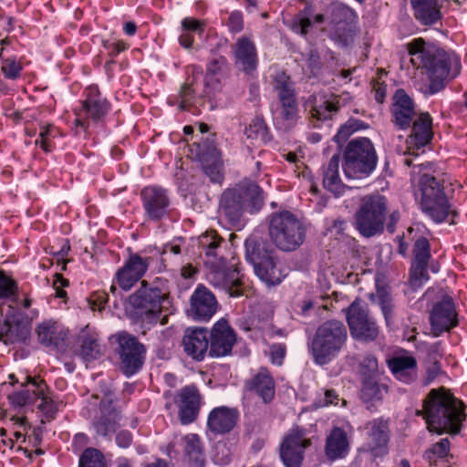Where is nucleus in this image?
Instances as JSON below:
<instances>
[{
    "instance_id": "1",
    "label": "nucleus",
    "mask_w": 467,
    "mask_h": 467,
    "mask_svg": "<svg viewBox=\"0 0 467 467\" xmlns=\"http://www.w3.org/2000/svg\"><path fill=\"white\" fill-rule=\"evenodd\" d=\"M408 51L412 65L426 71L430 79L428 95L443 90L448 81L461 73V60L454 52L446 51L421 37L411 40L408 44Z\"/></svg>"
},
{
    "instance_id": "2",
    "label": "nucleus",
    "mask_w": 467,
    "mask_h": 467,
    "mask_svg": "<svg viewBox=\"0 0 467 467\" xmlns=\"http://www.w3.org/2000/svg\"><path fill=\"white\" fill-rule=\"evenodd\" d=\"M417 415L423 417L430 432L439 435L459 433L466 418L462 401L444 388L431 389Z\"/></svg>"
},
{
    "instance_id": "3",
    "label": "nucleus",
    "mask_w": 467,
    "mask_h": 467,
    "mask_svg": "<svg viewBox=\"0 0 467 467\" xmlns=\"http://www.w3.org/2000/svg\"><path fill=\"white\" fill-rule=\"evenodd\" d=\"M221 242L222 239L214 232L206 233L199 237V245L207 257L206 264L211 265L207 280L214 288L225 292L232 297H239L243 296L245 288L244 275L235 263L224 267L222 256L215 262L214 259L219 256Z\"/></svg>"
},
{
    "instance_id": "4",
    "label": "nucleus",
    "mask_w": 467,
    "mask_h": 467,
    "mask_svg": "<svg viewBox=\"0 0 467 467\" xmlns=\"http://www.w3.org/2000/svg\"><path fill=\"white\" fill-rule=\"evenodd\" d=\"M264 204L263 190L256 183L243 181L224 190L220 197L219 212L232 226L239 224L244 206L259 210Z\"/></svg>"
},
{
    "instance_id": "5",
    "label": "nucleus",
    "mask_w": 467,
    "mask_h": 467,
    "mask_svg": "<svg viewBox=\"0 0 467 467\" xmlns=\"http://www.w3.org/2000/svg\"><path fill=\"white\" fill-rule=\"evenodd\" d=\"M348 338L346 326L338 320L323 322L308 342V351L317 365H326L341 351Z\"/></svg>"
},
{
    "instance_id": "6",
    "label": "nucleus",
    "mask_w": 467,
    "mask_h": 467,
    "mask_svg": "<svg viewBox=\"0 0 467 467\" xmlns=\"http://www.w3.org/2000/svg\"><path fill=\"white\" fill-rule=\"evenodd\" d=\"M268 235L280 251L294 252L304 244L306 229L296 214L281 211L269 216Z\"/></svg>"
},
{
    "instance_id": "7",
    "label": "nucleus",
    "mask_w": 467,
    "mask_h": 467,
    "mask_svg": "<svg viewBox=\"0 0 467 467\" xmlns=\"http://www.w3.org/2000/svg\"><path fill=\"white\" fill-rule=\"evenodd\" d=\"M168 281L156 277L151 283L141 281L140 286L129 296V304L143 321L156 323L161 313L162 303L169 296Z\"/></svg>"
},
{
    "instance_id": "8",
    "label": "nucleus",
    "mask_w": 467,
    "mask_h": 467,
    "mask_svg": "<svg viewBox=\"0 0 467 467\" xmlns=\"http://www.w3.org/2000/svg\"><path fill=\"white\" fill-rule=\"evenodd\" d=\"M378 155L368 138L359 137L348 142L343 151L342 169L348 179L362 180L376 170Z\"/></svg>"
},
{
    "instance_id": "9",
    "label": "nucleus",
    "mask_w": 467,
    "mask_h": 467,
    "mask_svg": "<svg viewBox=\"0 0 467 467\" xmlns=\"http://www.w3.org/2000/svg\"><path fill=\"white\" fill-rule=\"evenodd\" d=\"M421 192L420 208L422 213L433 223H441L448 221L455 223L454 218L458 216L457 211L451 209V205L443 191V188L433 176L424 174L419 182Z\"/></svg>"
},
{
    "instance_id": "10",
    "label": "nucleus",
    "mask_w": 467,
    "mask_h": 467,
    "mask_svg": "<svg viewBox=\"0 0 467 467\" xmlns=\"http://www.w3.org/2000/svg\"><path fill=\"white\" fill-rule=\"evenodd\" d=\"M244 246L246 260L253 265L258 278L267 286L279 285L285 275L278 266L274 251L265 250L261 244L254 238L247 239Z\"/></svg>"
},
{
    "instance_id": "11",
    "label": "nucleus",
    "mask_w": 467,
    "mask_h": 467,
    "mask_svg": "<svg viewBox=\"0 0 467 467\" xmlns=\"http://www.w3.org/2000/svg\"><path fill=\"white\" fill-rule=\"evenodd\" d=\"M387 213V200L379 194L368 195L362 202L355 214L356 229L364 237L381 234Z\"/></svg>"
},
{
    "instance_id": "12",
    "label": "nucleus",
    "mask_w": 467,
    "mask_h": 467,
    "mask_svg": "<svg viewBox=\"0 0 467 467\" xmlns=\"http://www.w3.org/2000/svg\"><path fill=\"white\" fill-rule=\"evenodd\" d=\"M83 96L81 108L76 112L75 123L86 130L89 127L90 122L95 124L103 122L111 109V104L101 95L96 85L87 87Z\"/></svg>"
},
{
    "instance_id": "13",
    "label": "nucleus",
    "mask_w": 467,
    "mask_h": 467,
    "mask_svg": "<svg viewBox=\"0 0 467 467\" xmlns=\"http://www.w3.org/2000/svg\"><path fill=\"white\" fill-rule=\"evenodd\" d=\"M116 341L119 369L126 377H132L141 369L144 364L146 348L136 337L127 332L119 333L116 336Z\"/></svg>"
},
{
    "instance_id": "14",
    "label": "nucleus",
    "mask_w": 467,
    "mask_h": 467,
    "mask_svg": "<svg viewBox=\"0 0 467 467\" xmlns=\"http://www.w3.org/2000/svg\"><path fill=\"white\" fill-rule=\"evenodd\" d=\"M346 318L353 338L368 342L378 337L379 327L360 300H354L346 309Z\"/></svg>"
},
{
    "instance_id": "15",
    "label": "nucleus",
    "mask_w": 467,
    "mask_h": 467,
    "mask_svg": "<svg viewBox=\"0 0 467 467\" xmlns=\"http://www.w3.org/2000/svg\"><path fill=\"white\" fill-rule=\"evenodd\" d=\"M140 200L145 217L151 222H159L170 216L171 198L168 190L150 185L140 192Z\"/></svg>"
},
{
    "instance_id": "16",
    "label": "nucleus",
    "mask_w": 467,
    "mask_h": 467,
    "mask_svg": "<svg viewBox=\"0 0 467 467\" xmlns=\"http://www.w3.org/2000/svg\"><path fill=\"white\" fill-rule=\"evenodd\" d=\"M311 445L306 431L299 426L290 429L280 446V458L285 467H301L305 451Z\"/></svg>"
},
{
    "instance_id": "17",
    "label": "nucleus",
    "mask_w": 467,
    "mask_h": 467,
    "mask_svg": "<svg viewBox=\"0 0 467 467\" xmlns=\"http://www.w3.org/2000/svg\"><path fill=\"white\" fill-rule=\"evenodd\" d=\"M274 89L281 105L280 117L293 125L298 118V103L290 77L284 72L277 73L274 79Z\"/></svg>"
},
{
    "instance_id": "18",
    "label": "nucleus",
    "mask_w": 467,
    "mask_h": 467,
    "mask_svg": "<svg viewBox=\"0 0 467 467\" xmlns=\"http://www.w3.org/2000/svg\"><path fill=\"white\" fill-rule=\"evenodd\" d=\"M120 414L114 406L111 394H107L100 400L99 411L93 418L91 424L98 436L110 440L111 436L119 427Z\"/></svg>"
},
{
    "instance_id": "19",
    "label": "nucleus",
    "mask_w": 467,
    "mask_h": 467,
    "mask_svg": "<svg viewBox=\"0 0 467 467\" xmlns=\"http://www.w3.org/2000/svg\"><path fill=\"white\" fill-rule=\"evenodd\" d=\"M356 18V12L347 5H334L330 13L332 38L345 46L348 45L354 33Z\"/></svg>"
},
{
    "instance_id": "20",
    "label": "nucleus",
    "mask_w": 467,
    "mask_h": 467,
    "mask_svg": "<svg viewBox=\"0 0 467 467\" xmlns=\"http://www.w3.org/2000/svg\"><path fill=\"white\" fill-rule=\"evenodd\" d=\"M235 342L236 334L234 328L226 319H219L209 333V356L223 358L230 355Z\"/></svg>"
},
{
    "instance_id": "21",
    "label": "nucleus",
    "mask_w": 467,
    "mask_h": 467,
    "mask_svg": "<svg viewBox=\"0 0 467 467\" xmlns=\"http://www.w3.org/2000/svg\"><path fill=\"white\" fill-rule=\"evenodd\" d=\"M430 324L436 337L458 326L456 307L451 296H445L434 304L430 313Z\"/></svg>"
},
{
    "instance_id": "22",
    "label": "nucleus",
    "mask_w": 467,
    "mask_h": 467,
    "mask_svg": "<svg viewBox=\"0 0 467 467\" xmlns=\"http://www.w3.org/2000/svg\"><path fill=\"white\" fill-rule=\"evenodd\" d=\"M150 261V257H141L138 254H130L115 275L119 286L124 291L130 290L144 276Z\"/></svg>"
},
{
    "instance_id": "23",
    "label": "nucleus",
    "mask_w": 467,
    "mask_h": 467,
    "mask_svg": "<svg viewBox=\"0 0 467 467\" xmlns=\"http://www.w3.org/2000/svg\"><path fill=\"white\" fill-rule=\"evenodd\" d=\"M30 335V322L21 313L8 317L0 327V341L5 345L25 343L29 339Z\"/></svg>"
},
{
    "instance_id": "24",
    "label": "nucleus",
    "mask_w": 467,
    "mask_h": 467,
    "mask_svg": "<svg viewBox=\"0 0 467 467\" xmlns=\"http://www.w3.org/2000/svg\"><path fill=\"white\" fill-rule=\"evenodd\" d=\"M201 394L193 385L185 386L180 390L175 402L179 409V420L182 425H189L196 420L201 409Z\"/></svg>"
},
{
    "instance_id": "25",
    "label": "nucleus",
    "mask_w": 467,
    "mask_h": 467,
    "mask_svg": "<svg viewBox=\"0 0 467 467\" xmlns=\"http://www.w3.org/2000/svg\"><path fill=\"white\" fill-rule=\"evenodd\" d=\"M244 389L260 398L265 404H269L275 395V381L267 368L260 367L244 381Z\"/></svg>"
},
{
    "instance_id": "26",
    "label": "nucleus",
    "mask_w": 467,
    "mask_h": 467,
    "mask_svg": "<svg viewBox=\"0 0 467 467\" xmlns=\"http://www.w3.org/2000/svg\"><path fill=\"white\" fill-rule=\"evenodd\" d=\"M240 418L236 408L219 406L213 408L208 414L206 429L213 435H224L231 432Z\"/></svg>"
},
{
    "instance_id": "27",
    "label": "nucleus",
    "mask_w": 467,
    "mask_h": 467,
    "mask_svg": "<svg viewBox=\"0 0 467 467\" xmlns=\"http://www.w3.org/2000/svg\"><path fill=\"white\" fill-rule=\"evenodd\" d=\"M214 295L205 286L199 285L191 296L189 316L196 321H209L217 310Z\"/></svg>"
},
{
    "instance_id": "28",
    "label": "nucleus",
    "mask_w": 467,
    "mask_h": 467,
    "mask_svg": "<svg viewBox=\"0 0 467 467\" xmlns=\"http://www.w3.org/2000/svg\"><path fill=\"white\" fill-rule=\"evenodd\" d=\"M184 352L196 361H202L209 356V332L205 328L189 327L182 337Z\"/></svg>"
},
{
    "instance_id": "29",
    "label": "nucleus",
    "mask_w": 467,
    "mask_h": 467,
    "mask_svg": "<svg viewBox=\"0 0 467 467\" xmlns=\"http://www.w3.org/2000/svg\"><path fill=\"white\" fill-rule=\"evenodd\" d=\"M391 113L393 122L399 130H404L410 127L415 116L414 102L402 88L397 89L393 96Z\"/></svg>"
},
{
    "instance_id": "30",
    "label": "nucleus",
    "mask_w": 467,
    "mask_h": 467,
    "mask_svg": "<svg viewBox=\"0 0 467 467\" xmlns=\"http://www.w3.org/2000/svg\"><path fill=\"white\" fill-rule=\"evenodd\" d=\"M368 430V441L366 450L371 456L382 457L389 452V431L388 426L379 420H374L366 426Z\"/></svg>"
},
{
    "instance_id": "31",
    "label": "nucleus",
    "mask_w": 467,
    "mask_h": 467,
    "mask_svg": "<svg viewBox=\"0 0 467 467\" xmlns=\"http://www.w3.org/2000/svg\"><path fill=\"white\" fill-rule=\"evenodd\" d=\"M350 451V438L341 427H333L327 435L324 453L330 462L345 459Z\"/></svg>"
},
{
    "instance_id": "32",
    "label": "nucleus",
    "mask_w": 467,
    "mask_h": 467,
    "mask_svg": "<svg viewBox=\"0 0 467 467\" xmlns=\"http://www.w3.org/2000/svg\"><path fill=\"white\" fill-rule=\"evenodd\" d=\"M234 64L246 74L257 68L258 57L254 43L247 36H241L234 46Z\"/></svg>"
},
{
    "instance_id": "33",
    "label": "nucleus",
    "mask_w": 467,
    "mask_h": 467,
    "mask_svg": "<svg viewBox=\"0 0 467 467\" xmlns=\"http://www.w3.org/2000/svg\"><path fill=\"white\" fill-rule=\"evenodd\" d=\"M415 20L421 26H433L441 23L442 5L439 0H410Z\"/></svg>"
},
{
    "instance_id": "34",
    "label": "nucleus",
    "mask_w": 467,
    "mask_h": 467,
    "mask_svg": "<svg viewBox=\"0 0 467 467\" xmlns=\"http://www.w3.org/2000/svg\"><path fill=\"white\" fill-rule=\"evenodd\" d=\"M433 138L432 118L428 112L420 113L411 124L408 143L417 149L430 144Z\"/></svg>"
},
{
    "instance_id": "35",
    "label": "nucleus",
    "mask_w": 467,
    "mask_h": 467,
    "mask_svg": "<svg viewBox=\"0 0 467 467\" xmlns=\"http://www.w3.org/2000/svg\"><path fill=\"white\" fill-rule=\"evenodd\" d=\"M47 389V385L44 380L29 379L22 389L8 395L10 404L16 408H21L35 403L39 395Z\"/></svg>"
},
{
    "instance_id": "36",
    "label": "nucleus",
    "mask_w": 467,
    "mask_h": 467,
    "mask_svg": "<svg viewBox=\"0 0 467 467\" xmlns=\"http://www.w3.org/2000/svg\"><path fill=\"white\" fill-rule=\"evenodd\" d=\"M312 103L310 108V115L313 119L324 121L330 119L340 108V98L338 96L325 95L312 96L310 100Z\"/></svg>"
},
{
    "instance_id": "37",
    "label": "nucleus",
    "mask_w": 467,
    "mask_h": 467,
    "mask_svg": "<svg viewBox=\"0 0 467 467\" xmlns=\"http://www.w3.org/2000/svg\"><path fill=\"white\" fill-rule=\"evenodd\" d=\"M388 367L394 377L403 383H411L417 377V360L412 356L391 358L388 360Z\"/></svg>"
},
{
    "instance_id": "38",
    "label": "nucleus",
    "mask_w": 467,
    "mask_h": 467,
    "mask_svg": "<svg viewBox=\"0 0 467 467\" xmlns=\"http://www.w3.org/2000/svg\"><path fill=\"white\" fill-rule=\"evenodd\" d=\"M339 154H334L323 172L324 188L332 192L336 197L343 195L347 188L339 177Z\"/></svg>"
},
{
    "instance_id": "39",
    "label": "nucleus",
    "mask_w": 467,
    "mask_h": 467,
    "mask_svg": "<svg viewBox=\"0 0 467 467\" xmlns=\"http://www.w3.org/2000/svg\"><path fill=\"white\" fill-rule=\"evenodd\" d=\"M36 334L40 344L56 348L61 346L66 337V333L58 323L52 320H47L39 324Z\"/></svg>"
},
{
    "instance_id": "40",
    "label": "nucleus",
    "mask_w": 467,
    "mask_h": 467,
    "mask_svg": "<svg viewBox=\"0 0 467 467\" xmlns=\"http://www.w3.org/2000/svg\"><path fill=\"white\" fill-rule=\"evenodd\" d=\"M183 451L194 467H202L205 462L204 448L201 437L196 433L186 434L182 438Z\"/></svg>"
},
{
    "instance_id": "41",
    "label": "nucleus",
    "mask_w": 467,
    "mask_h": 467,
    "mask_svg": "<svg viewBox=\"0 0 467 467\" xmlns=\"http://www.w3.org/2000/svg\"><path fill=\"white\" fill-rule=\"evenodd\" d=\"M189 70L191 71V75L187 78L180 90L181 102L179 104V109L181 110L187 109V108L193 102L196 94L194 85L202 76V67L192 66L189 67Z\"/></svg>"
},
{
    "instance_id": "42",
    "label": "nucleus",
    "mask_w": 467,
    "mask_h": 467,
    "mask_svg": "<svg viewBox=\"0 0 467 467\" xmlns=\"http://www.w3.org/2000/svg\"><path fill=\"white\" fill-rule=\"evenodd\" d=\"M388 391L385 384H379L375 379L368 377L364 379L360 390V398L364 402L381 400L383 394Z\"/></svg>"
},
{
    "instance_id": "43",
    "label": "nucleus",
    "mask_w": 467,
    "mask_h": 467,
    "mask_svg": "<svg viewBox=\"0 0 467 467\" xmlns=\"http://www.w3.org/2000/svg\"><path fill=\"white\" fill-rule=\"evenodd\" d=\"M376 298L386 326L390 327L394 318V304L391 295L385 289H378Z\"/></svg>"
},
{
    "instance_id": "44",
    "label": "nucleus",
    "mask_w": 467,
    "mask_h": 467,
    "mask_svg": "<svg viewBox=\"0 0 467 467\" xmlns=\"http://www.w3.org/2000/svg\"><path fill=\"white\" fill-rule=\"evenodd\" d=\"M368 125L363 120L354 118L348 119L344 124L340 126L337 134L334 136V140L337 143L348 140L354 132L365 130Z\"/></svg>"
},
{
    "instance_id": "45",
    "label": "nucleus",
    "mask_w": 467,
    "mask_h": 467,
    "mask_svg": "<svg viewBox=\"0 0 467 467\" xmlns=\"http://www.w3.org/2000/svg\"><path fill=\"white\" fill-rule=\"evenodd\" d=\"M18 285L5 271L0 270V299H10L17 302Z\"/></svg>"
},
{
    "instance_id": "46",
    "label": "nucleus",
    "mask_w": 467,
    "mask_h": 467,
    "mask_svg": "<svg viewBox=\"0 0 467 467\" xmlns=\"http://www.w3.org/2000/svg\"><path fill=\"white\" fill-rule=\"evenodd\" d=\"M101 354L100 346L94 337L87 336L82 338L80 355L85 361L96 360Z\"/></svg>"
},
{
    "instance_id": "47",
    "label": "nucleus",
    "mask_w": 467,
    "mask_h": 467,
    "mask_svg": "<svg viewBox=\"0 0 467 467\" xmlns=\"http://www.w3.org/2000/svg\"><path fill=\"white\" fill-rule=\"evenodd\" d=\"M78 467H106L101 451L95 448H87L79 458Z\"/></svg>"
},
{
    "instance_id": "48",
    "label": "nucleus",
    "mask_w": 467,
    "mask_h": 467,
    "mask_svg": "<svg viewBox=\"0 0 467 467\" xmlns=\"http://www.w3.org/2000/svg\"><path fill=\"white\" fill-rule=\"evenodd\" d=\"M38 400H41V403L38 405V409L47 417H53L59 410V407L63 406V402L58 400L57 397H54L48 391V389L43 391V395H39Z\"/></svg>"
},
{
    "instance_id": "49",
    "label": "nucleus",
    "mask_w": 467,
    "mask_h": 467,
    "mask_svg": "<svg viewBox=\"0 0 467 467\" xmlns=\"http://www.w3.org/2000/svg\"><path fill=\"white\" fill-rule=\"evenodd\" d=\"M56 136L57 130L53 125L41 126L38 139L36 140L35 144L39 146L45 152H51L55 149L52 139Z\"/></svg>"
},
{
    "instance_id": "50",
    "label": "nucleus",
    "mask_w": 467,
    "mask_h": 467,
    "mask_svg": "<svg viewBox=\"0 0 467 467\" xmlns=\"http://www.w3.org/2000/svg\"><path fill=\"white\" fill-rule=\"evenodd\" d=\"M244 133L250 139H260L265 141L268 136V128L262 117H255L245 128Z\"/></svg>"
},
{
    "instance_id": "51",
    "label": "nucleus",
    "mask_w": 467,
    "mask_h": 467,
    "mask_svg": "<svg viewBox=\"0 0 467 467\" xmlns=\"http://www.w3.org/2000/svg\"><path fill=\"white\" fill-rule=\"evenodd\" d=\"M431 257V246L429 240L423 236L418 238L413 246L412 262L428 264Z\"/></svg>"
},
{
    "instance_id": "52",
    "label": "nucleus",
    "mask_w": 467,
    "mask_h": 467,
    "mask_svg": "<svg viewBox=\"0 0 467 467\" xmlns=\"http://www.w3.org/2000/svg\"><path fill=\"white\" fill-rule=\"evenodd\" d=\"M428 264L412 262L410 279L412 286L419 287L429 280Z\"/></svg>"
},
{
    "instance_id": "53",
    "label": "nucleus",
    "mask_w": 467,
    "mask_h": 467,
    "mask_svg": "<svg viewBox=\"0 0 467 467\" xmlns=\"http://www.w3.org/2000/svg\"><path fill=\"white\" fill-rule=\"evenodd\" d=\"M23 67L16 58L5 59L2 66V72L5 78L8 79H16L19 78Z\"/></svg>"
},
{
    "instance_id": "54",
    "label": "nucleus",
    "mask_w": 467,
    "mask_h": 467,
    "mask_svg": "<svg viewBox=\"0 0 467 467\" xmlns=\"http://www.w3.org/2000/svg\"><path fill=\"white\" fill-rule=\"evenodd\" d=\"M202 169L204 173L210 178L213 182H221L223 175L222 172V166L220 161L216 159L212 163L202 161Z\"/></svg>"
},
{
    "instance_id": "55",
    "label": "nucleus",
    "mask_w": 467,
    "mask_h": 467,
    "mask_svg": "<svg viewBox=\"0 0 467 467\" xmlns=\"http://www.w3.org/2000/svg\"><path fill=\"white\" fill-rule=\"evenodd\" d=\"M450 451V441L448 438H443L440 441L432 445V447L426 451V457L431 461L432 455L438 458H445Z\"/></svg>"
},
{
    "instance_id": "56",
    "label": "nucleus",
    "mask_w": 467,
    "mask_h": 467,
    "mask_svg": "<svg viewBox=\"0 0 467 467\" xmlns=\"http://www.w3.org/2000/svg\"><path fill=\"white\" fill-rule=\"evenodd\" d=\"M182 30L188 31L192 34L196 33L202 35L204 31L205 24L203 21L193 18L185 17L182 20Z\"/></svg>"
},
{
    "instance_id": "57",
    "label": "nucleus",
    "mask_w": 467,
    "mask_h": 467,
    "mask_svg": "<svg viewBox=\"0 0 467 467\" xmlns=\"http://www.w3.org/2000/svg\"><path fill=\"white\" fill-rule=\"evenodd\" d=\"M286 348L285 344L276 343L270 346L269 358L273 365L281 366L283 364Z\"/></svg>"
},
{
    "instance_id": "58",
    "label": "nucleus",
    "mask_w": 467,
    "mask_h": 467,
    "mask_svg": "<svg viewBox=\"0 0 467 467\" xmlns=\"http://www.w3.org/2000/svg\"><path fill=\"white\" fill-rule=\"evenodd\" d=\"M227 26L229 31L236 34L244 29V18L241 11H233L228 17Z\"/></svg>"
},
{
    "instance_id": "59",
    "label": "nucleus",
    "mask_w": 467,
    "mask_h": 467,
    "mask_svg": "<svg viewBox=\"0 0 467 467\" xmlns=\"http://www.w3.org/2000/svg\"><path fill=\"white\" fill-rule=\"evenodd\" d=\"M103 47L108 51V55L112 58L128 48V45L121 41L103 40Z\"/></svg>"
},
{
    "instance_id": "60",
    "label": "nucleus",
    "mask_w": 467,
    "mask_h": 467,
    "mask_svg": "<svg viewBox=\"0 0 467 467\" xmlns=\"http://www.w3.org/2000/svg\"><path fill=\"white\" fill-rule=\"evenodd\" d=\"M378 370V360L373 355H366L360 361V372L363 375H371Z\"/></svg>"
},
{
    "instance_id": "61",
    "label": "nucleus",
    "mask_w": 467,
    "mask_h": 467,
    "mask_svg": "<svg viewBox=\"0 0 467 467\" xmlns=\"http://www.w3.org/2000/svg\"><path fill=\"white\" fill-rule=\"evenodd\" d=\"M69 282L67 279L64 278L61 275L56 274L53 281V287L56 291V296L59 298H66L67 292L63 289V287L68 286Z\"/></svg>"
},
{
    "instance_id": "62",
    "label": "nucleus",
    "mask_w": 467,
    "mask_h": 467,
    "mask_svg": "<svg viewBox=\"0 0 467 467\" xmlns=\"http://www.w3.org/2000/svg\"><path fill=\"white\" fill-rule=\"evenodd\" d=\"M133 436L130 431L127 430L120 431L116 435V443L119 447L127 449L132 443Z\"/></svg>"
},
{
    "instance_id": "63",
    "label": "nucleus",
    "mask_w": 467,
    "mask_h": 467,
    "mask_svg": "<svg viewBox=\"0 0 467 467\" xmlns=\"http://www.w3.org/2000/svg\"><path fill=\"white\" fill-rule=\"evenodd\" d=\"M225 64V58L223 57H218L212 58L207 64V74L215 75L217 74L222 67Z\"/></svg>"
},
{
    "instance_id": "64",
    "label": "nucleus",
    "mask_w": 467,
    "mask_h": 467,
    "mask_svg": "<svg viewBox=\"0 0 467 467\" xmlns=\"http://www.w3.org/2000/svg\"><path fill=\"white\" fill-rule=\"evenodd\" d=\"M307 67L313 71L319 70L321 67L320 57L316 50H311L308 54Z\"/></svg>"
}]
</instances>
